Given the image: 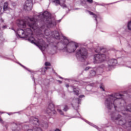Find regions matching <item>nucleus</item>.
<instances>
[{
    "mask_svg": "<svg viewBox=\"0 0 131 131\" xmlns=\"http://www.w3.org/2000/svg\"><path fill=\"white\" fill-rule=\"evenodd\" d=\"M12 130H13V131H15V130H15V129H12Z\"/></svg>",
    "mask_w": 131,
    "mask_h": 131,
    "instance_id": "13d9d810",
    "label": "nucleus"
},
{
    "mask_svg": "<svg viewBox=\"0 0 131 131\" xmlns=\"http://www.w3.org/2000/svg\"><path fill=\"white\" fill-rule=\"evenodd\" d=\"M126 116H127V114H126Z\"/></svg>",
    "mask_w": 131,
    "mask_h": 131,
    "instance_id": "052dcab7",
    "label": "nucleus"
},
{
    "mask_svg": "<svg viewBox=\"0 0 131 131\" xmlns=\"http://www.w3.org/2000/svg\"><path fill=\"white\" fill-rule=\"evenodd\" d=\"M41 88H42V90H43V86H42V84H41Z\"/></svg>",
    "mask_w": 131,
    "mask_h": 131,
    "instance_id": "3c124183",
    "label": "nucleus"
},
{
    "mask_svg": "<svg viewBox=\"0 0 131 131\" xmlns=\"http://www.w3.org/2000/svg\"><path fill=\"white\" fill-rule=\"evenodd\" d=\"M90 68L91 67H86L85 69V71H88V70H89V69H90Z\"/></svg>",
    "mask_w": 131,
    "mask_h": 131,
    "instance_id": "72a5a7b5",
    "label": "nucleus"
},
{
    "mask_svg": "<svg viewBox=\"0 0 131 131\" xmlns=\"http://www.w3.org/2000/svg\"><path fill=\"white\" fill-rule=\"evenodd\" d=\"M13 124H14L16 126H17V123H13Z\"/></svg>",
    "mask_w": 131,
    "mask_h": 131,
    "instance_id": "864d4df0",
    "label": "nucleus"
},
{
    "mask_svg": "<svg viewBox=\"0 0 131 131\" xmlns=\"http://www.w3.org/2000/svg\"><path fill=\"white\" fill-rule=\"evenodd\" d=\"M17 24L18 27H21L22 28H26V21L25 20H18Z\"/></svg>",
    "mask_w": 131,
    "mask_h": 131,
    "instance_id": "9b49d317",
    "label": "nucleus"
},
{
    "mask_svg": "<svg viewBox=\"0 0 131 131\" xmlns=\"http://www.w3.org/2000/svg\"><path fill=\"white\" fill-rule=\"evenodd\" d=\"M95 53H97L98 54L94 55V64H100V63H103L104 61H106L107 58H108V52L106 50V49L98 47L97 49L95 50Z\"/></svg>",
    "mask_w": 131,
    "mask_h": 131,
    "instance_id": "39448f33",
    "label": "nucleus"
},
{
    "mask_svg": "<svg viewBox=\"0 0 131 131\" xmlns=\"http://www.w3.org/2000/svg\"><path fill=\"white\" fill-rule=\"evenodd\" d=\"M10 29H11L12 30H13V31H14V32H15L16 33V30H15V29H14V28H10Z\"/></svg>",
    "mask_w": 131,
    "mask_h": 131,
    "instance_id": "58836bf2",
    "label": "nucleus"
},
{
    "mask_svg": "<svg viewBox=\"0 0 131 131\" xmlns=\"http://www.w3.org/2000/svg\"><path fill=\"white\" fill-rule=\"evenodd\" d=\"M101 127H108V126L106 125H105L104 126H101Z\"/></svg>",
    "mask_w": 131,
    "mask_h": 131,
    "instance_id": "c03bdc74",
    "label": "nucleus"
},
{
    "mask_svg": "<svg viewBox=\"0 0 131 131\" xmlns=\"http://www.w3.org/2000/svg\"><path fill=\"white\" fill-rule=\"evenodd\" d=\"M52 48L54 51V54H57V51H58V47L57 46V45H53Z\"/></svg>",
    "mask_w": 131,
    "mask_h": 131,
    "instance_id": "6ab92c4d",
    "label": "nucleus"
},
{
    "mask_svg": "<svg viewBox=\"0 0 131 131\" xmlns=\"http://www.w3.org/2000/svg\"><path fill=\"white\" fill-rule=\"evenodd\" d=\"M2 9H3V3L0 2V12L2 11Z\"/></svg>",
    "mask_w": 131,
    "mask_h": 131,
    "instance_id": "bb28decb",
    "label": "nucleus"
},
{
    "mask_svg": "<svg viewBox=\"0 0 131 131\" xmlns=\"http://www.w3.org/2000/svg\"><path fill=\"white\" fill-rule=\"evenodd\" d=\"M1 22L3 23V22H4V19H3V18H1Z\"/></svg>",
    "mask_w": 131,
    "mask_h": 131,
    "instance_id": "8fccbe9b",
    "label": "nucleus"
},
{
    "mask_svg": "<svg viewBox=\"0 0 131 131\" xmlns=\"http://www.w3.org/2000/svg\"><path fill=\"white\" fill-rule=\"evenodd\" d=\"M88 3H89V4H93V0H86Z\"/></svg>",
    "mask_w": 131,
    "mask_h": 131,
    "instance_id": "2f4dec72",
    "label": "nucleus"
},
{
    "mask_svg": "<svg viewBox=\"0 0 131 131\" xmlns=\"http://www.w3.org/2000/svg\"><path fill=\"white\" fill-rule=\"evenodd\" d=\"M31 78L32 80H33L34 84H35V79L34 78V77L33 76H31Z\"/></svg>",
    "mask_w": 131,
    "mask_h": 131,
    "instance_id": "c756f323",
    "label": "nucleus"
},
{
    "mask_svg": "<svg viewBox=\"0 0 131 131\" xmlns=\"http://www.w3.org/2000/svg\"><path fill=\"white\" fill-rule=\"evenodd\" d=\"M124 97V95L119 93L108 95L104 101L106 108L108 110H111L114 107L115 110L118 112L119 111L131 112V103L126 105Z\"/></svg>",
    "mask_w": 131,
    "mask_h": 131,
    "instance_id": "f03ea898",
    "label": "nucleus"
},
{
    "mask_svg": "<svg viewBox=\"0 0 131 131\" xmlns=\"http://www.w3.org/2000/svg\"><path fill=\"white\" fill-rule=\"evenodd\" d=\"M0 123H2V124H4V121L2 119V118L0 117Z\"/></svg>",
    "mask_w": 131,
    "mask_h": 131,
    "instance_id": "7c9ffc66",
    "label": "nucleus"
},
{
    "mask_svg": "<svg viewBox=\"0 0 131 131\" xmlns=\"http://www.w3.org/2000/svg\"><path fill=\"white\" fill-rule=\"evenodd\" d=\"M75 10H80L79 8H75Z\"/></svg>",
    "mask_w": 131,
    "mask_h": 131,
    "instance_id": "5fc2aeb1",
    "label": "nucleus"
},
{
    "mask_svg": "<svg viewBox=\"0 0 131 131\" xmlns=\"http://www.w3.org/2000/svg\"><path fill=\"white\" fill-rule=\"evenodd\" d=\"M45 65V66H51V63L49 62H46Z\"/></svg>",
    "mask_w": 131,
    "mask_h": 131,
    "instance_id": "a878e982",
    "label": "nucleus"
},
{
    "mask_svg": "<svg viewBox=\"0 0 131 131\" xmlns=\"http://www.w3.org/2000/svg\"><path fill=\"white\" fill-rule=\"evenodd\" d=\"M2 35H3V34H1V36H0V45H2V43H3L4 42V40H5V39H4V38H3L2 37Z\"/></svg>",
    "mask_w": 131,
    "mask_h": 131,
    "instance_id": "412c9836",
    "label": "nucleus"
},
{
    "mask_svg": "<svg viewBox=\"0 0 131 131\" xmlns=\"http://www.w3.org/2000/svg\"><path fill=\"white\" fill-rule=\"evenodd\" d=\"M54 131H61L59 128H56L54 130Z\"/></svg>",
    "mask_w": 131,
    "mask_h": 131,
    "instance_id": "79ce46f5",
    "label": "nucleus"
},
{
    "mask_svg": "<svg viewBox=\"0 0 131 131\" xmlns=\"http://www.w3.org/2000/svg\"><path fill=\"white\" fill-rule=\"evenodd\" d=\"M96 76V72L95 70H92L90 71V76L91 77H93V76Z\"/></svg>",
    "mask_w": 131,
    "mask_h": 131,
    "instance_id": "a211bd4d",
    "label": "nucleus"
},
{
    "mask_svg": "<svg viewBox=\"0 0 131 131\" xmlns=\"http://www.w3.org/2000/svg\"><path fill=\"white\" fill-rule=\"evenodd\" d=\"M24 126H25V127H26V126H27V125H25Z\"/></svg>",
    "mask_w": 131,
    "mask_h": 131,
    "instance_id": "4d7b16f0",
    "label": "nucleus"
},
{
    "mask_svg": "<svg viewBox=\"0 0 131 131\" xmlns=\"http://www.w3.org/2000/svg\"><path fill=\"white\" fill-rule=\"evenodd\" d=\"M60 6H61L62 8H63V9H65V8H67V5H66V4H64L62 5L60 4Z\"/></svg>",
    "mask_w": 131,
    "mask_h": 131,
    "instance_id": "b1692460",
    "label": "nucleus"
},
{
    "mask_svg": "<svg viewBox=\"0 0 131 131\" xmlns=\"http://www.w3.org/2000/svg\"><path fill=\"white\" fill-rule=\"evenodd\" d=\"M15 33L16 37L27 39L28 41H29V42H31V43H33V45H35V46L38 47L41 52H43V51L46 50L47 47H48V45H47L46 42L43 41L42 39L40 40V41L41 42V43L40 44L34 42V37L32 36L29 37L27 38L29 35H31L32 34V30L30 28H27L25 30L18 29L15 32Z\"/></svg>",
    "mask_w": 131,
    "mask_h": 131,
    "instance_id": "20e7f679",
    "label": "nucleus"
},
{
    "mask_svg": "<svg viewBox=\"0 0 131 131\" xmlns=\"http://www.w3.org/2000/svg\"><path fill=\"white\" fill-rule=\"evenodd\" d=\"M32 5V0H27L25 2V5L24 6L25 11H31Z\"/></svg>",
    "mask_w": 131,
    "mask_h": 131,
    "instance_id": "1a4fd4ad",
    "label": "nucleus"
},
{
    "mask_svg": "<svg viewBox=\"0 0 131 131\" xmlns=\"http://www.w3.org/2000/svg\"><path fill=\"white\" fill-rule=\"evenodd\" d=\"M57 81H58L59 83H62V81H61V80H57Z\"/></svg>",
    "mask_w": 131,
    "mask_h": 131,
    "instance_id": "a18cd8bd",
    "label": "nucleus"
},
{
    "mask_svg": "<svg viewBox=\"0 0 131 131\" xmlns=\"http://www.w3.org/2000/svg\"><path fill=\"white\" fill-rule=\"evenodd\" d=\"M100 89H101V90H102L103 92H105V89H104V88H103L102 84L100 86Z\"/></svg>",
    "mask_w": 131,
    "mask_h": 131,
    "instance_id": "cd10ccee",
    "label": "nucleus"
},
{
    "mask_svg": "<svg viewBox=\"0 0 131 131\" xmlns=\"http://www.w3.org/2000/svg\"><path fill=\"white\" fill-rule=\"evenodd\" d=\"M77 59H82L83 61L88 58V50L85 48H81L75 52Z\"/></svg>",
    "mask_w": 131,
    "mask_h": 131,
    "instance_id": "423d86ee",
    "label": "nucleus"
},
{
    "mask_svg": "<svg viewBox=\"0 0 131 131\" xmlns=\"http://www.w3.org/2000/svg\"><path fill=\"white\" fill-rule=\"evenodd\" d=\"M95 5H96V6H100V4L97 2L95 3Z\"/></svg>",
    "mask_w": 131,
    "mask_h": 131,
    "instance_id": "a19ab883",
    "label": "nucleus"
},
{
    "mask_svg": "<svg viewBox=\"0 0 131 131\" xmlns=\"http://www.w3.org/2000/svg\"><path fill=\"white\" fill-rule=\"evenodd\" d=\"M52 3H54L55 4V6H58V5H59L60 6L61 5L60 0H54L52 2Z\"/></svg>",
    "mask_w": 131,
    "mask_h": 131,
    "instance_id": "aec40b11",
    "label": "nucleus"
},
{
    "mask_svg": "<svg viewBox=\"0 0 131 131\" xmlns=\"http://www.w3.org/2000/svg\"><path fill=\"white\" fill-rule=\"evenodd\" d=\"M47 113L50 114V113H53V114H56V111L55 110V105L53 104L52 100L49 102L48 107L47 110Z\"/></svg>",
    "mask_w": 131,
    "mask_h": 131,
    "instance_id": "6e6552de",
    "label": "nucleus"
},
{
    "mask_svg": "<svg viewBox=\"0 0 131 131\" xmlns=\"http://www.w3.org/2000/svg\"><path fill=\"white\" fill-rule=\"evenodd\" d=\"M107 64L108 68H114V66L117 64V60L116 59H110L107 62Z\"/></svg>",
    "mask_w": 131,
    "mask_h": 131,
    "instance_id": "9d476101",
    "label": "nucleus"
},
{
    "mask_svg": "<svg viewBox=\"0 0 131 131\" xmlns=\"http://www.w3.org/2000/svg\"><path fill=\"white\" fill-rule=\"evenodd\" d=\"M9 126V124L8 123H5V126L6 128V129H8V126Z\"/></svg>",
    "mask_w": 131,
    "mask_h": 131,
    "instance_id": "c85d7f7f",
    "label": "nucleus"
},
{
    "mask_svg": "<svg viewBox=\"0 0 131 131\" xmlns=\"http://www.w3.org/2000/svg\"><path fill=\"white\" fill-rule=\"evenodd\" d=\"M63 111H64L65 112H66V111H67L68 110V106L67 105H66L64 108H63Z\"/></svg>",
    "mask_w": 131,
    "mask_h": 131,
    "instance_id": "393cba45",
    "label": "nucleus"
},
{
    "mask_svg": "<svg viewBox=\"0 0 131 131\" xmlns=\"http://www.w3.org/2000/svg\"><path fill=\"white\" fill-rule=\"evenodd\" d=\"M3 10L4 11H10L11 10V8L9 7V4L8 2H5L3 6Z\"/></svg>",
    "mask_w": 131,
    "mask_h": 131,
    "instance_id": "2eb2a0df",
    "label": "nucleus"
},
{
    "mask_svg": "<svg viewBox=\"0 0 131 131\" xmlns=\"http://www.w3.org/2000/svg\"><path fill=\"white\" fill-rule=\"evenodd\" d=\"M36 17L41 18L39 20ZM28 19L30 21L28 23V26L32 28V30H35L41 28L43 29L46 26L47 28H52L55 27L57 25V22H61L62 19L56 20L55 19L52 18V14L50 12L45 11L43 12L39 13L38 15L34 16L33 17H28Z\"/></svg>",
    "mask_w": 131,
    "mask_h": 131,
    "instance_id": "f257e3e1",
    "label": "nucleus"
},
{
    "mask_svg": "<svg viewBox=\"0 0 131 131\" xmlns=\"http://www.w3.org/2000/svg\"><path fill=\"white\" fill-rule=\"evenodd\" d=\"M59 78H61V79H63V77H59Z\"/></svg>",
    "mask_w": 131,
    "mask_h": 131,
    "instance_id": "6e6d98bb",
    "label": "nucleus"
},
{
    "mask_svg": "<svg viewBox=\"0 0 131 131\" xmlns=\"http://www.w3.org/2000/svg\"><path fill=\"white\" fill-rule=\"evenodd\" d=\"M46 95H48V93H46Z\"/></svg>",
    "mask_w": 131,
    "mask_h": 131,
    "instance_id": "bf43d9fd",
    "label": "nucleus"
},
{
    "mask_svg": "<svg viewBox=\"0 0 131 131\" xmlns=\"http://www.w3.org/2000/svg\"><path fill=\"white\" fill-rule=\"evenodd\" d=\"M66 88H69V84H67L66 85Z\"/></svg>",
    "mask_w": 131,
    "mask_h": 131,
    "instance_id": "49530a36",
    "label": "nucleus"
},
{
    "mask_svg": "<svg viewBox=\"0 0 131 131\" xmlns=\"http://www.w3.org/2000/svg\"><path fill=\"white\" fill-rule=\"evenodd\" d=\"M125 94H128V93H131L130 91H125Z\"/></svg>",
    "mask_w": 131,
    "mask_h": 131,
    "instance_id": "ea45409f",
    "label": "nucleus"
},
{
    "mask_svg": "<svg viewBox=\"0 0 131 131\" xmlns=\"http://www.w3.org/2000/svg\"><path fill=\"white\" fill-rule=\"evenodd\" d=\"M83 119V120L84 121H85V122H86V123H88L90 125H91V126H93V127H95V128L98 129V130L102 131V129H99V127H98V126L97 125H95V124H93V123L88 121L86 120H84L83 119Z\"/></svg>",
    "mask_w": 131,
    "mask_h": 131,
    "instance_id": "4468645a",
    "label": "nucleus"
},
{
    "mask_svg": "<svg viewBox=\"0 0 131 131\" xmlns=\"http://www.w3.org/2000/svg\"><path fill=\"white\" fill-rule=\"evenodd\" d=\"M57 111L59 113V114L61 115H64V113H63V111H62V110L58 108L57 109Z\"/></svg>",
    "mask_w": 131,
    "mask_h": 131,
    "instance_id": "4be33fe9",
    "label": "nucleus"
},
{
    "mask_svg": "<svg viewBox=\"0 0 131 131\" xmlns=\"http://www.w3.org/2000/svg\"><path fill=\"white\" fill-rule=\"evenodd\" d=\"M71 89L73 90V93L76 96L79 95V89L77 88H75V86H71Z\"/></svg>",
    "mask_w": 131,
    "mask_h": 131,
    "instance_id": "ddd939ff",
    "label": "nucleus"
},
{
    "mask_svg": "<svg viewBox=\"0 0 131 131\" xmlns=\"http://www.w3.org/2000/svg\"><path fill=\"white\" fill-rule=\"evenodd\" d=\"M49 68H49L48 67H45L44 68H42L41 69V70L40 71L41 73V74H43V75L46 74V71H47L48 69H49Z\"/></svg>",
    "mask_w": 131,
    "mask_h": 131,
    "instance_id": "f3484780",
    "label": "nucleus"
},
{
    "mask_svg": "<svg viewBox=\"0 0 131 131\" xmlns=\"http://www.w3.org/2000/svg\"><path fill=\"white\" fill-rule=\"evenodd\" d=\"M90 15H93V18H95V21H96V26H98V22L101 21V17L97 16V15L94 14L93 12L91 11H89Z\"/></svg>",
    "mask_w": 131,
    "mask_h": 131,
    "instance_id": "f8f14e48",
    "label": "nucleus"
},
{
    "mask_svg": "<svg viewBox=\"0 0 131 131\" xmlns=\"http://www.w3.org/2000/svg\"><path fill=\"white\" fill-rule=\"evenodd\" d=\"M117 54H121V52H119V51H117Z\"/></svg>",
    "mask_w": 131,
    "mask_h": 131,
    "instance_id": "09e8293b",
    "label": "nucleus"
},
{
    "mask_svg": "<svg viewBox=\"0 0 131 131\" xmlns=\"http://www.w3.org/2000/svg\"><path fill=\"white\" fill-rule=\"evenodd\" d=\"M3 29H6V28H7V26H3Z\"/></svg>",
    "mask_w": 131,
    "mask_h": 131,
    "instance_id": "e433bc0d",
    "label": "nucleus"
},
{
    "mask_svg": "<svg viewBox=\"0 0 131 131\" xmlns=\"http://www.w3.org/2000/svg\"><path fill=\"white\" fill-rule=\"evenodd\" d=\"M2 113V112H0V114Z\"/></svg>",
    "mask_w": 131,
    "mask_h": 131,
    "instance_id": "680f3d73",
    "label": "nucleus"
},
{
    "mask_svg": "<svg viewBox=\"0 0 131 131\" xmlns=\"http://www.w3.org/2000/svg\"><path fill=\"white\" fill-rule=\"evenodd\" d=\"M104 67H105V66L103 64L101 66L99 67V68H98V69H100V68H104Z\"/></svg>",
    "mask_w": 131,
    "mask_h": 131,
    "instance_id": "f704fd0d",
    "label": "nucleus"
},
{
    "mask_svg": "<svg viewBox=\"0 0 131 131\" xmlns=\"http://www.w3.org/2000/svg\"><path fill=\"white\" fill-rule=\"evenodd\" d=\"M13 114V113H8V115H12Z\"/></svg>",
    "mask_w": 131,
    "mask_h": 131,
    "instance_id": "37998d69",
    "label": "nucleus"
},
{
    "mask_svg": "<svg viewBox=\"0 0 131 131\" xmlns=\"http://www.w3.org/2000/svg\"><path fill=\"white\" fill-rule=\"evenodd\" d=\"M43 85H45V86H47L48 85H49V82H47L46 84H43Z\"/></svg>",
    "mask_w": 131,
    "mask_h": 131,
    "instance_id": "c9c22d12",
    "label": "nucleus"
},
{
    "mask_svg": "<svg viewBox=\"0 0 131 131\" xmlns=\"http://www.w3.org/2000/svg\"><path fill=\"white\" fill-rule=\"evenodd\" d=\"M99 6H102V7H105V4H99Z\"/></svg>",
    "mask_w": 131,
    "mask_h": 131,
    "instance_id": "4c0bfd02",
    "label": "nucleus"
},
{
    "mask_svg": "<svg viewBox=\"0 0 131 131\" xmlns=\"http://www.w3.org/2000/svg\"><path fill=\"white\" fill-rule=\"evenodd\" d=\"M44 33L46 36H49L51 38H55L58 40H60L61 43L63 46H66L62 49L63 52H66V53H68L69 54H72L78 48V44L77 43L70 41L68 38L63 35V34L60 35L58 31L50 32L49 30L46 29L44 31Z\"/></svg>",
    "mask_w": 131,
    "mask_h": 131,
    "instance_id": "7ed1b4c3",
    "label": "nucleus"
},
{
    "mask_svg": "<svg viewBox=\"0 0 131 131\" xmlns=\"http://www.w3.org/2000/svg\"><path fill=\"white\" fill-rule=\"evenodd\" d=\"M62 97H65V94H64V93H63V94H62Z\"/></svg>",
    "mask_w": 131,
    "mask_h": 131,
    "instance_id": "603ef678",
    "label": "nucleus"
},
{
    "mask_svg": "<svg viewBox=\"0 0 131 131\" xmlns=\"http://www.w3.org/2000/svg\"><path fill=\"white\" fill-rule=\"evenodd\" d=\"M16 5L17 4L15 2L12 3V6L13 7H16Z\"/></svg>",
    "mask_w": 131,
    "mask_h": 131,
    "instance_id": "473e14b6",
    "label": "nucleus"
},
{
    "mask_svg": "<svg viewBox=\"0 0 131 131\" xmlns=\"http://www.w3.org/2000/svg\"><path fill=\"white\" fill-rule=\"evenodd\" d=\"M81 98H84V95H80L79 96V98H76L73 100V103H75V104H76V105L74 106V104L73 103H71V105L73 107V108L77 111L78 115H80L78 113V111H77V109H78V107H79V104H81Z\"/></svg>",
    "mask_w": 131,
    "mask_h": 131,
    "instance_id": "0eeeda50",
    "label": "nucleus"
},
{
    "mask_svg": "<svg viewBox=\"0 0 131 131\" xmlns=\"http://www.w3.org/2000/svg\"><path fill=\"white\" fill-rule=\"evenodd\" d=\"M17 63L19 64V65H20V66H21V67H23L24 69H26V70H27V71H28L29 72L31 73L32 75H33V74H34L35 73V72L29 70V69L26 68V67L23 66V64L20 63L19 62H17Z\"/></svg>",
    "mask_w": 131,
    "mask_h": 131,
    "instance_id": "dca6fc26",
    "label": "nucleus"
},
{
    "mask_svg": "<svg viewBox=\"0 0 131 131\" xmlns=\"http://www.w3.org/2000/svg\"><path fill=\"white\" fill-rule=\"evenodd\" d=\"M123 115H125V116H126V113H122Z\"/></svg>",
    "mask_w": 131,
    "mask_h": 131,
    "instance_id": "de8ad7c7",
    "label": "nucleus"
},
{
    "mask_svg": "<svg viewBox=\"0 0 131 131\" xmlns=\"http://www.w3.org/2000/svg\"><path fill=\"white\" fill-rule=\"evenodd\" d=\"M0 58H2V59H7V56L0 54Z\"/></svg>",
    "mask_w": 131,
    "mask_h": 131,
    "instance_id": "5701e85b",
    "label": "nucleus"
}]
</instances>
